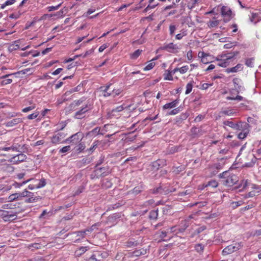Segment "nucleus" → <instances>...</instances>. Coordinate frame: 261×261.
I'll list each match as a JSON object with an SVG mask.
<instances>
[{"label": "nucleus", "instance_id": "46", "mask_svg": "<svg viewBox=\"0 0 261 261\" xmlns=\"http://www.w3.org/2000/svg\"><path fill=\"white\" fill-rule=\"evenodd\" d=\"M35 105H33L31 106H29L28 107H26L24 109H23L22 110V112L23 113H27V112H28L29 111H30L33 109H34L35 108Z\"/></svg>", "mask_w": 261, "mask_h": 261}, {"label": "nucleus", "instance_id": "28", "mask_svg": "<svg viewBox=\"0 0 261 261\" xmlns=\"http://www.w3.org/2000/svg\"><path fill=\"white\" fill-rule=\"evenodd\" d=\"M149 192L152 194H163L162 187L160 186L159 187L151 189Z\"/></svg>", "mask_w": 261, "mask_h": 261}, {"label": "nucleus", "instance_id": "53", "mask_svg": "<svg viewBox=\"0 0 261 261\" xmlns=\"http://www.w3.org/2000/svg\"><path fill=\"white\" fill-rule=\"evenodd\" d=\"M143 254V252L141 250H135L132 252V255L133 256H139Z\"/></svg>", "mask_w": 261, "mask_h": 261}, {"label": "nucleus", "instance_id": "63", "mask_svg": "<svg viewBox=\"0 0 261 261\" xmlns=\"http://www.w3.org/2000/svg\"><path fill=\"white\" fill-rule=\"evenodd\" d=\"M212 84H207V83H203L201 86V88L203 90H205L208 88L209 86H212Z\"/></svg>", "mask_w": 261, "mask_h": 261}, {"label": "nucleus", "instance_id": "32", "mask_svg": "<svg viewBox=\"0 0 261 261\" xmlns=\"http://www.w3.org/2000/svg\"><path fill=\"white\" fill-rule=\"evenodd\" d=\"M76 233L77 234V236L81 237L82 238H83L85 237L86 235L89 233V232L88 231H87V229H86L84 230L77 231L76 232Z\"/></svg>", "mask_w": 261, "mask_h": 261}, {"label": "nucleus", "instance_id": "5", "mask_svg": "<svg viewBox=\"0 0 261 261\" xmlns=\"http://www.w3.org/2000/svg\"><path fill=\"white\" fill-rule=\"evenodd\" d=\"M242 247V243H235L225 247L222 251L223 255H228L236 251Z\"/></svg>", "mask_w": 261, "mask_h": 261}, {"label": "nucleus", "instance_id": "16", "mask_svg": "<svg viewBox=\"0 0 261 261\" xmlns=\"http://www.w3.org/2000/svg\"><path fill=\"white\" fill-rule=\"evenodd\" d=\"M22 122V120L21 118H14L10 121H8L6 123V126L7 127H12L18 123H20Z\"/></svg>", "mask_w": 261, "mask_h": 261}, {"label": "nucleus", "instance_id": "42", "mask_svg": "<svg viewBox=\"0 0 261 261\" xmlns=\"http://www.w3.org/2000/svg\"><path fill=\"white\" fill-rule=\"evenodd\" d=\"M219 153L222 154H229V157L231 156L232 152L228 149L225 148L219 151Z\"/></svg>", "mask_w": 261, "mask_h": 261}, {"label": "nucleus", "instance_id": "59", "mask_svg": "<svg viewBox=\"0 0 261 261\" xmlns=\"http://www.w3.org/2000/svg\"><path fill=\"white\" fill-rule=\"evenodd\" d=\"M195 248L197 252H201L203 250V246L199 244L196 245Z\"/></svg>", "mask_w": 261, "mask_h": 261}, {"label": "nucleus", "instance_id": "37", "mask_svg": "<svg viewBox=\"0 0 261 261\" xmlns=\"http://www.w3.org/2000/svg\"><path fill=\"white\" fill-rule=\"evenodd\" d=\"M122 91V90L120 88L116 89L114 88L112 90V95L116 96L119 95L121 92Z\"/></svg>", "mask_w": 261, "mask_h": 261}, {"label": "nucleus", "instance_id": "21", "mask_svg": "<svg viewBox=\"0 0 261 261\" xmlns=\"http://www.w3.org/2000/svg\"><path fill=\"white\" fill-rule=\"evenodd\" d=\"M20 145L18 144H13L11 146L8 147H3L1 149V150L3 151H9L10 150H12L13 151H19Z\"/></svg>", "mask_w": 261, "mask_h": 261}, {"label": "nucleus", "instance_id": "44", "mask_svg": "<svg viewBox=\"0 0 261 261\" xmlns=\"http://www.w3.org/2000/svg\"><path fill=\"white\" fill-rule=\"evenodd\" d=\"M193 85L191 83H188L186 86V94H189L192 90Z\"/></svg>", "mask_w": 261, "mask_h": 261}, {"label": "nucleus", "instance_id": "55", "mask_svg": "<svg viewBox=\"0 0 261 261\" xmlns=\"http://www.w3.org/2000/svg\"><path fill=\"white\" fill-rule=\"evenodd\" d=\"M158 5V4L156 5H151L150 4L149 5H148L147 6V7L143 10V12H147V11H148L149 10L151 9H153L156 6Z\"/></svg>", "mask_w": 261, "mask_h": 261}, {"label": "nucleus", "instance_id": "23", "mask_svg": "<svg viewBox=\"0 0 261 261\" xmlns=\"http://www.w3.org/2000/svg\"><path fill=\"white\" fill-rule=\"evenodd\" d=\"M158 59V58H155L153 59L150 62L147 64V65L144 68V71H147L151 69L155 66V63L153 62V61L155 60Z\"/></svg>", "mask_w": 261, "mask_h": 261}, {"label": "nucleus", "instance_id": "24", "mask_svg": "<svg viewBox=\"0 0 261 261\" xmlns=\"http://www.w3.org/2000/svg\"><path fill=\"white\" fill-rule=\"evenodd\" d=\"M96 171L97 172V174L100 173L101 174H102L103 176H105L110 173V171L108 170V169L105 167L97 169Z\"/></svg>", "mask_w": 261, "mask_h": 261}, {"label": "nucleus", "instance_id": "31", "mask_svg": "<svg viewBox=\"0 0 261 261\" xmlns=\"http://www.w3.org/2000/svg\"><path fill=\"white\" fill-rule=\"evenodd\" d=\"M248 133V130H244L243 132H242L238 134V137L240 139H244L247 137Z\"/></svg>", "mask_w": 261, "mask_h": 261}, {"label": "nucleus", "instance_id": "33", "mask_svg": "<svg viewBox=\"0 0 261 261\" xmlns=\"http://www.w3.org/2000/svg\"><path fill=\"white\" fill-rule=\"evenodd\" d=\"M219 23V21L217 20L210 21L208 23V26L210 28H214L217 26Z\"/></svg>", "mask_w": 261, "mask_h": 261}, {"label": "nucleus", "instance_id": "14", "mask_svg": "<svg viewBox=\"0 0 261 261\" xmlns=\"http://www.w3.org/2000/svg\"><path fill=\"white\" fill-rule=\"evenodd\" d=\"M111 84H109L105 87L100 88V92L104 97H108L112 95V90H110Z\"/></svg>", "mask_w": 261, "mask_h": 261}, {"label": "nucleus", "instance_id": "49", "mask_svg": "<svg viewBox=\"0 0 261 261\" xmlns=\"http://www.w3.org/2000/svg\"><path fill=\"white\" fill-rule=\"evenodd\" d=\"M189 69V67L187 65L182 66V67L179 68V72L181 74H184L187 72L188 70Z\"/></svg>", "mask_w": 261, "mask_h": 261}, {"label": "nucleus", "instance_id": "26", "mask_svg": "<svg viewBox=\"0 0 261 261\" xmlns=\"http://www.w3.org/2000/svg\"><path fill=\"white\" fill-rule=\"evenodd\" d=\"M182 23H187L189 27H191L193 23L191 21V18L190 16H186L183 18Z\"/></svg>", "mask_w": 261, "mask_h": 261}, {"label": "nucleus", "instance_id": "40", "mask_svg": "<svg viewBox=\"0 0 261 261\" xmlns=\"http://www.w3.org/2000/svg\"><path fill=\"white\" fill-rule=\"evenodd\" d=\"M142 52L141 50L138 49L136 50L131 56V58L133 59L137 58L141 54Z\"/></svg>", "mask_w": 261, "mask_h": 261}, {"label": "nucleus", "instance_id": "57", "mask_svg": "<svg viewBox=\"0 0 261 261\" xmlns=\"http://www.w3.org/2000/svg\"><path fill=\"white\" fill-rule=\"evenodd\" d=\"M176 27L174 25H170L169 27L170 34L173 35L176 30Z\"/></svg>", "mask_w": 261, "mask_h": 261}, {"label": "nucleus", "instance_id": "29", "mask_svg": "<svg viewBox=\"0 0 261 261\" xmlns=\"http://www.w3.org/2000/svg\"><path fill=\"white\" fill-rule=\"evenodd\" d=\"M254 59L253 58H249L246 60L245 64L249 67H253L254 66Z\"/></svg>", "mask_w": 261, "mask_h": 261}, {"label": "nucleus", "instance_id": "34", "mask_svg": "<svg viewBox=\"0 0 261 261\" xmlns=\"http://www.w3.org/2000/svg\"><path fill=\"white\" fill-rule=\"evenodd\" d=\"M218 184L217 181L215 180H212L208 182L206 186H210L212 188H216L218 187Z\"/></svg>", "mask_w": 261, "mask_h": 261}, {"label": "nucleus", "instance_id": "13", "mask_svg": "<svg viewBox=\"0 0 261 261\" xmlns=\"http://www.w3.org/2000/svg\"><path fill=\"white\" fill-rule=\"evenodd\" d=\"M66 135L63 133H59L51 138V143L53 144H58L60 143L62 139L65 137Z\"/></svg>", "mask_w": 261, "mask_h": 261}, {"label": "nucleus", "instance_id": "19", "mask_svg": "<svg viewBox=\"0 0 261 261\" xmlns=\"http://www.w3.org/2000/svg\"><path fill=\"white\" fill-rule=\"evenodd\" d=\"M13 75V74H9L2 76L1 78L3 79L1 82L3 85L9 84L12 82V79L9 78V76Z\"/></svg>", "mask_w": 261, "mask_h": 261}, {"label": "nucleus", "instance_id": "3", "mask_svg": "<svg viewBox=\"0 0 261 261\" xmlns=\"http://www.w3.org/2000/svg\"><path fill=\"white\" fill-rule=\"evenodd\" d=\"M18 196V200H21L24 197H27L25 200L26 203H32L37 201L40 199L39 197L34 196V194L31 192L24 190L22 192L16 193Z\"/></svg>", "mask_w": 261, "mask_h": 261}, {"label": "nucleus", "instance_id": "15", "mask_svg": "<svg viewBox=\"0 0 261 261\" xmlns=\"http://www.w3.org/2000/svg\"><path fill=\"white\" fill-rule=\"evenodd\" d=\"M189 223L188 220H184L181 221L180 224V227L178 228L177 232H183L189 226Z\"/></svg>", "mask_w": 261, "mask_h": 261}, {"label": "nucleus", "instance_id": "6", "mask_svg": "<svg viewBox=\"0 0 261 261\" xmlns=\"http://www.w3.org/2000/svg\"><path fill=\"white\" fill-rule=\"evenodd\" d=\"M17 216L11 211L0 210V219L2 218L5 221H11L16 219Z\"/></svg>", "mask_w": 261, "mask_h": 261}, {"label": "nucleus", "instance_id": "12", "mask_svg": "<svg viewBox=\"0 0 261 261\" xmlns=\"http://www.w3.org/2000/svg\"><path fill=\"white\" fill-rule=\"evenodd\" d=\"M27 159L25 154L20 153L17 155L12 157L10 159V162L13 164H18L21 162H23Z\"/></svg>", "mask_w": 261, "mask_h": 261}, {"label": "nucleus", "instance_id": "39", "mask_svg": "<svg viewBox=\"0 0 261 261\" xmlns=\"http://www.w3.org/2000/svg\"><path fill=\"white\" fill-rule=\"evenodd\" d=\"M100 128V127H97L94 128L93 130L89 132V134L93 136H95L99 134Z\"/></svg>", "mask_w": 261, "mask_h": 261}, {"label": "nucleus", "instance_id": "61", "mask_svg": "<svg viewBox=\"0 0 261 261\" xmlns=\"http://www.w3.org/2000/svg\"><path fill=\"white\" fill-rule=\"evenodd\" d=\"M124 109V107L122 106H120L117 107H116L115 109H113L112 110L113 112H121Z\"/></svg>", "mask_w": 261, "mask_h": 261}, {"label": "nucleus", "instance_id": "2", "mask_svg": "<svg viewBox=\"0 0 261 261\" xmlns=\"http://www.w3.org/2000/svg\"><path fill=\"white\" fill-rule=\"evenodd\" d=\"M238 54V52H233L218 56L216 58V60L219 62L218 65L222 67H226L230 64L231 60Z\"/></svg>", "mask_w": 261, "mask_h": 261}, {"label": "nucleus", "instance_id": "60", "mask_svg": "<svg viewBox=\"0 0 261 261\" xmlns=\"http://www.w3.org/2000/svg\"><path fill=\"white\" fill-rule=\"evenodd\" d=\"M93 52H94V49H93V48L86 51L85 52V53L84 54V58H85V57H87L88 56L91 55L92 54H93Z\"/></svg>", "mask_w": 261, "mask_h": 261}, {"label": "nucleus", "instance_id": "10", "mask_svg": "<svg viewBox=\"0 0 261 261\" xmlns=\"http://www.w3.org/2000/svg\"><path fill=\"white\" fill-rule=\"evenodd\" d=\"M34 181L37 182L36 184H30L29 185L28 188L30 190L41 188L44 187L46 185V181L44 178H41L40 180L35 179Z\"/></svg>", "mask_w": 261, "mask_h": 261}, {"label": "nucleus", "instance_id": "36", "mask_svg": "<svg viewBox=\"0 0 261 261\" xmlns=\"http://www.w3.org/2000/svg\"><path fill=\"white\" fill-rule=\"evenodd\" d=\"M175 189H169L168 187H165L164 188L162 187V192L164 194H167L170 192H172L175 191Z\"/></svg>", "mask_w": 261, "mask_h": 261}, {"label": "nucleus", "instance_id": "54", "mask_svg": "<svg viewBox=\"0 0 261 261\" xmlns=\"http://www.w3.org/2000/svg\"><path fill=\"white\" fill-rule=\"evenodd\" d=\"M164 79L165 80L169 81L173 80L172 74L170 72V71H168V72L167 74V75L165 76Z\"/></svg>", "mask_w": 261, "mask_h": 261}, {"label": "nucleus", "instance_id": "47", "mask_svg": "<svg viewBox=\"0 0 261 261\" xmlns=\"http://www.w3.org/2000/svg\"><path fill=\"white\" fill-rule=\"evenodd\" d=\"M71 149L70 146H66L62 148L60 150L59 152L61 153H66L69 151H70Z\"/></svg>", "mask_w": 261, "mask_h": 261}, {"label": "nucleus", "instance_id": "52", "mask_svg": "<svg viewBox=\"0 0 261 261\" xmlns=\"http://www.w3.org/2000/svg\"><path fill=\"white\" fill-rule=\"evenodd\" d=\"M85 101V98H82L81 99H80L79 100H75L74 101V104L75 106H80L81 104L83 103V102Z\"/></svg>", "mask_w": 261, "mask_h": 261}, {"label": "nucleus", "instance_id": "38", "mask_svg": "<svg viewBox=\"0 0 261 261\" xmlns=\"http://www.w3.org/2000/svg\"><path fill=\"white\" fill-rule=\"evenodd\" d=\"M66 125L65 122H61L57 125L56 131L62 130Z\"/></svg>", "mask_w": 261, "mask_h": 261}, {"label": "nucleus", "instance_id": "64", "mask_svg": "<svg viewBox=\"0 0 261 261\" xmlns=\"http://www.w3.org/2000/svg\"><path fill=\"white\" fill-rule=\"evenodd\" d=\"M193 56H192V50H189L188 51L187 54V58L189 60H191L192 59Z\"/></svg>", "mask_w": 261, "mask_h": 261}, {"label": "nucleus", "instance_id": "50", "mask_svg": "<svg viewBox=\"0 0 261 261\" xmlns=\"http://www.w3.org/2000/svg\"><path fill=\"white\" fill-rule=\"evenodd\" d=\"M198 56L199 58H201V59H203V58L210 57L208 54L205 53L203 51H199Z\"/></svg>", "mask_w": 261, "mask_h": 261}, {"label": "nucleus", "instance_id": "43", "mask_svg": "<svg viewBox=\"0 0 261 261\" xmlns=\"http://www.w3.org/2000/svg\"><path fill=\"white\" fill-rule=\"evenodd\" d=\"M226 99L227 100H237L239 101H241V100H243V97L241 96L238 95L236 97L228 96L226 97Z\"/></svg>", "mask_w": 261, "mask_h": 261}, {"label": "nucleus", "instance_id": "7", "mask_svg": "<svg viewBox=\"0 0 261 261\" xmlns=\"http://www.w3.org/2000/svg\"><path fill=\"white\" fill-rule=\"evenodd\" d=\"M179 48L180 47L178 45L174 44L173 43H170L161 47V49L166 50L172 54H176L178 53Z\"/></svg>", "mask_w": 261, "mask_h": 261}, {"label": "nucleus", "instance_id": "1", "mask_svg": "<svg viewBox=\"0 0 261 261\" xmlns=\"http://www.w3.org/2000/svg\"><path fill=\"white\" fill-rule=\"evenodd\" d=\"M219 177L222 179V184L227 187H231L238 181V177L233 174H230L228 171L220 174Z\"/></svg>", "mask_w": 261, "mask_h": 261}, {"label": "nucleus", "instance_id": "20", "mask_svg": "<svg viewBox=\"0 0 261 261\" xmlns=\"http://www.w3.org/2000/svg\"><path fill=\"white\" fill-rule=\"evenodd\" d=\"M178 102V100L176 99L171 102L167 103L164 105L163 109L166 110L175 108L177 106Z\"/></svg>", "mask_w": 261, "mask_h": 261}, {"label": "nucleus", "instance_id": "35", "mask_svg": "<svg viewBox=\"0 0 261 261\" xmlns=\"http://www.w3.org/2000/svg\"><path fill=\"white\" fill-rule=\"evenodd\" d=\"M8 201L12 202L15 200H18V196L17 195V193H14L13 194L10 195L8 198Z\"/></svg>", "mask_w": 261, "mask_h": 261}, {"label": "nucleus", "instance_id": "62", "mask_svg": "<svg viewBox=\"0 0 261 261\" xmlns=\"http://www.w3.org/2000/svg\"><path fill=\"white\" fill-rule=\"evenodd\" d=\"M222 113L225 115H228V116L231 115L233 114L232 110H224V111H223L222 112Z\"/></svg>", "mask_w": 261, "mask_h": 261}, {"label": "nucleus", "instance_id": "51", "mask_svg": "<svg viewBox=\"0 0 261 261\" xmlns=\"http://www.w3.org/2000/svg\"><path fill=\"white\" fill-rule=\"evenodd\" d=\"M179 112V108H175L173 109V110L169 112L168 114L169 115H174L177 114H178Z\"/></svg>", "mask_w": 261, "mask_h": 261}, {"label": "nucleus", "instance_id": "9", "mask_svg": "<svg viewBox=\"0 0 261 261\" xmlns=\"http://www.w3.org/2000/svg\"><path fill=\"white\" fill-rule=\"evenodd\" d=\"M224 160V158H221L219 162L213 164L212 165H209L208 168L210 170L213 171L214 174H216L218 170L221 169L224 165V163L223 161Z\"/></svg>", "mask_w": 261, "mask_h": 261}, {"label": "nucleus", "instance_id": "25", "mask_svg": "<svg viewBox=\"0 0 261 261\" xmlns=\"http://www.w3.org/2000/svg\"><path fill=\"white\" fill-rule=\"evenodd\" d=\"M102 186L105 188H110L112 186V182L111 180L108 179H105L103 180Z\"/></svg>", "mask_w": 261, "mask_h": 261}, {"label": "nucleus", "instance_id": "27", "mask_svg": "<svg viewBox=\"0 0 261 261\" xmlns=\"http://www.w3.org/2000/svg\"><path fill=\"white\" fill-rule=\"evenodd\" d=\"M158 216V210L151 211L149 213V217L150 219L155 220Z\"/></svg>", "mask_w": 261, "mask_h": 261}, {"label": "nucleus", "instance_id": "18", "mask_svg": "<svg viewBox=\"0 0 261 261\" xmlns=\"http://www.w3.org/2000/svg\"><path fill=\"white\" fill-rule=\"evenodd\" d=\"M223 123L224 125L228 126L235 130L240 129V125L238 123H234L233 121L226 120L224 121Z\"/></svg>", "mask_w": 261, "mask_h": 261}, {"label": "nucleus", "instance_id": "22", "mask_svg": "<svg viewBox=\"0 0 261 261\" xmlns=\"http://www.w3.org/2000/svg\"><path fill=\"white\" fill-rule=\"evenodd\" d=\"M201 0H191L187 4V7L189 9H192L195 8L197 4L201 2Z\"/></svg>", "mask_w": 261, "mask_h": 261}, {"label": "nucleus", "instance_id": "30", "mask_svg": "<svg viewBox=\"0 0 261 261\" xmlns=\"http://www.w3.org/2000/svg\"><path fill=\"white\" fill-rule=\"evenodd\" d=\"M88 250L87 247H82L79 250L75 251L76 255H81L82 254L85 253Z\"/></svg>", "mask_w": 261, "mask_h": 261}, {"label": "nucleus", "instance_id": "4", "mask_svg": "<svg viewBox=\"0 0 261 261\" xmlns=\"http://www.w3.org/2000/svg\"><path fill=\"white\" fill-rule=\"evenodd\" d=\"M92 108V104L88 102L84 105L82 106L80 109L76 111L75 113L74 117L76 119H81L85 116V114Z\"/></svg>", "mask_w": 261, "mask_h": 261}, {"label": "nucleus", "instance_id": "17", "mask_svg": "<svg viewBox=\"0 0 261 261\" xmlns=\"http://www.w3.org/2000/svg\"><path fill=\"white\" fill-rule=\"evenodd\" d=\"M243 69L242 65L241 64H237L235 67L230 68H227L225 70V72L227 73L230 72H237L239 71H241Z\"/></svg>", "mask_w": 261, "mask_h": 261}, {"label": "nucleus", "instance_id": "56", "mask_svg": "<svg viewBox=\"0 0 261 261\" xmlns=\"http://www.w3.org/2000/svg\"><path fill=\"white\" fill-rule=\"evenodd\" d=\"M142 191V187H135L134 189H133V193L135 194H138L139 193H140Z\"/></svg>", "mask_w": 261, "mask_h": 261}, {"label": "nucleus", "instance_id": "48", "mask_svg": "<svg viewBox=\"0 0 261 261\" xmlns=\"http://www.w3.org/2000/svg\"><path fill=\"white\" fill-rule=\"evenodd\" d=\"M251 188L256 191V193H261V185H252Z\"/></svg>", "mask_w": 261, "mask_h": 261}, {"label": "nucleus", "instance_id": "41", "mask_svg": "<svg viewBox=\"0 0 261 261\" xmlns=\"http://www.w3.org/2000/svg\"><path fill=\"white\" fill-rule=\"evenodd\" d=\"M39 115V112L38 111H36L34 113L29 115L27 117L28 119L32 120L37 118Z\"/></svg>", "mask_w": 261, "mask_h": 261}, {"label": "nucleus", "instance_id": "58", "mask_svg": "<svg viewBox=\"0 0 261 261\" xmlns=\"http://www.w3.org/2000/svg\"><path fill=\"white\" fill-rule=\"evenodd\" d=\"M204 118V115H198L194 119V121L195 122H198L201 121Z\"/></svg>", "mask_w": 261, "mask_h": 261}, {"label": "nucleus", "instance_id": "45", "mask_svg": "<svg viewBox=\"0 0 261 261\" xmlns=\"http://www.w3.org/2000/svg\"><path fill=\"white\" fill-rule=\"evenodd\" d=\"M15 2V0H8L6 2H5V3L4 4L2 5L1 8L4 9L5 7L6 6L12 5Z\"/></svg>", "mask_w": 261, "mask_h": 261}, {"label": "nucleus", "instance_id": "11", "mask_svg": "<svg viewBox=\"0 0 261 261\" xmlns=\"http://www.w3.org/2000/svg\"><path fill=\"white\" fill-rule=\"evenodd\" d=\"M80 137H81V134L80 133H77L65 140L63 142L73 143V144H76L81 140Z\"/></svg>", "mask_w": 261, "mask_h": 261}, {"label": "nucleus", "instance_id": "8", "mask_svg": "<svg viewBox=\"0 0 261 261\" xmlns=\"http://www.w3.org/2000/svg\"><path fill=\"white\" fill-rule=\"evenodd\" d=\"M221 13V15L224 17L225 22H228L231 19L232 12L229 7L227 6L222 7Z\"/></svg>", "mask_w": 261, "mask_h": 261}]
</instances>
